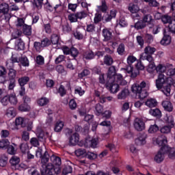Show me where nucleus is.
Here are the masks:
<instances>
[{"label": "nucleus", "instance_id": "1", "mask_svg": "<svg viewBox=\"0 0 175 175\" xmlns=\"http://www.w3.org/2000/svg\"><path fill=\"white\" fill-rule=\"evenodd\" d=\"M150 90V82L148 81H142L139 84H133L131 87V91L139 96V99H145L148 96Z\"/></svg>", "mask_w": 175, "mask_h": 175}, {"label": "nucleus", "instance_id": "2", "mask_svg": "<svg viewBox=\"0 0 175 175\" xmlns=\"http://www.w3.org/2000/svg\"><path fill=\"white\" fill-rule=\"evenodd\" d=\"M41 159V167H40V173L42 175H54L53 174V168L54 167V165L51 163H49L50 159V155H49V152H45L44 154L42 156Z\"/></svg>", "mask_w": 175, "mask_h": 175}, {"label": "nucleus", "instance_id": "3", "mask_svg": "<svg viewBox=\"0 0 175 175\" xmlns=\"http://www.w3.org/2000/svg\"><path fill=\"white\" fill-rule=\"evenodd\" d=\"M157 51V49L154 47L150 46H146L144 49V52L142 53L140 56V59L142 61H148V62H152L154 59L152 58V54Z\"/></svg>", "mask_w": 175, "mask_h": 175}, {"label": "nucleus", "instance_id": "4", "mask_svg": "<svg viewBox=\"0 0 175 175\" xmlns=\"http://www.w3.org/2000/svg\"><path fill=\"white\" fill-rule=\"evenodd\" d=\"M169 77H166L165 74L161 73L158 75L157 79L155 81V85L157 90H162V87L167 83L169 85Z\"/></svg>", "mask_w": 175, "mask_h": 175}, {"label": "nucleus", "instance_id": "5", "mask_svg": "<svg viewBox=\"0 0 175 175\" xmlns=\"http://www.w3.org/2000/svg\"><path fill=\"white\" fill-rule=\"evenodd\" d=\"M157 144L159 146H161V148L159 151L162 152L165 155V154H167V152H170V150H172V148H170L167 145V139L166 138H163L161 140L157 139Z\"/></svg>", "mask_w": 175, "mask_h": 175}, {"label": "nucleus", "instance_id": "6", "mask_svg": "<svg viewBox=\"0 0 175 175\" xmlns=\"http://www.w3.org/2000/svg\"><path fill=\"white\" fill-rule=\"evenodd\" d=\"M106 85L109 88L111 94H117L120 91V84L114 82V81H107Z\"/></svg>", "mask_w": 175, "mask_h": 175}, {"label": "nucleus", "instance_id": "7", "mask_svg": "<svg viewBox=\"0 0 175 175\" xmlns=\"http://www.w3.org/2000/svg\"><path fill=\"white\" fill-rule=\"evenodd\" d=\"M134 128L138 132H142V131H144L146 129V124H144V121L142 119L137 118L134 120Z\"/></svg>", "mask_w": 175, "mask_h": 175}, {"label": "nucleus", "instance_id": "8", "mask_svg": "<svg viewBox=\"0 0 175 175\" xmlns=\"http://www.w3.org/2000/svg\"><path fill=\"white\" fill-rule=\"evenodd\" d=\"M172 85H174V87H175V80L173 79L172 77H169L168 85L165 86L162 90V92H163V94H165L166 96H170V87H172Z\"/></svg>", "mask_w": 175, "mask_h": 175}, {"label": "nucleus", "instance_id": "9", "mask_svg": "<svg viewBox=\"0 0 175 175\" xmlns=\"http://www.w3.org/2000/svg\"><path fill=\"white\" fill-rule=\"evenodd\" d=\"M146 139H147V134L142 133L140 134L137 138L135 139V143L136 146H144L147 142L146 141Z\"/></svg>", "mask_w": 175, "mask_h": 175}, {"label": "nucleus", "instance_id": "10", "mask_svg": "<svg viewBox=\"0 0 175 175\" xmlns=\"http://www.w3.org/2000/svg\"><path fill=\"white\" fill-rule=\"evenodd\" d=\"M116 75V67L114 66H110L107 72V81H114L113 77Z\"/></svg>", "mask_w": 175, "mask_h": 175}, {"label": "nucleus", "instance_id": "11", "mask_svg": "<svg viewBox=\"0 0 175 175\" xmlns=\"http://www.w3.org/2000/svg\"><path fill=\"white\" fill-rule=\"evenodd\" d=\"M113 82L120 85H126V81L124 80L122 75L121 74H116L113 77Z\"/></svg>", "mask_w": 175, "mask_h": 175}, {"label": "nucleus", "instance_id": "12", "mask_svg": "<svg viewBox=\"0 0 175 175\" xmlns=\"http://www.w3.org/2000/svg\"><path fill=\"white\" fill-rule=\"evenodd\" d=\"M79 140L80 138L79 134L77 133H75L69 137V145L76 146V144L79 143Z\"/></svg>", "mask_w": 175, "mask_h": 175}, {"label": "nucleus", "instance_id": "13", "mask_svg": "<svg viewBox=\"0 0 175 175\" xmlns=\"http://www.w3.org/2000/svg\"><path fill=\"white\" fill-rule=\"evenodd\" d=\"M162 106L166 111H173V105H172V103H170V101H169V100L163 101Z\"/></svg>", "mask_w": 175, "mask_h": 175}, {"label": "nucleus", "instance_id": "14", "mask_svg": "<svg viewBox=\"0 0 175 175\" xmlns=\"http://www.w3.org/2000/svg\"><path fill=\"white\" fill-rule=\"evenodd\" d=\"M103 35L104 37V40L105 42L110 40V39H111V37L113 36L111 31H110V30H109L107 29H104L103 30Z\"/></svg>", "mask_w": 175, "mask_h": 175}, {"label": "nucleus", "instance_id": "15", "mask_svg": "<svg viewBox=\"0 0 175 175\" xmlns=\"http://www.w3.org/2000/svg\"><path fill=\"white\" fill-rule=\"evenodd\" d=\"M23 32L24 35L31 36V35H32V27H31L30 25H24L23 26Z\"/></svg>", "mask_w": 175, "mask_h": 175}, {"label": "nucleus", "instance_id": "16", "mask_svg": "<svg viewBox=\"0 0 175 175\" xmlns=\"http://www.w3.org/2000/svg\"><path fill=\"white\" fill-rule=\"evenodd\" d=\"M165 159V155L161 150H159L157 154L154 157V161L157 163H161Z\"/></svg>", "mask_w": 175, "mask_h": 175}, {"label": "nucleus", "instance_id": "17", "mask_svg": "<svg viewBox=\"0 0 175 175\" xmlns=\"http://www.w3.org/2000/svg\"><path fill=\"white\" fill-rule=\"evenodd\" d=\"M5 116L9 118H14L16 117V109L14 107H10L6 110Z\"/></svg>", "mask_w": 175, "mask_h": 175}, {"label": "nucleus", "instance_id": "18", "mask_svg": "<svg viewBox=\"0 0 175 175\" xmlns=\"http://www.w3.org/2000/svg\"><path fill=\"white\" fill-rule=\"evenodd\" d=\"M116 16H117V11L111 10L109 14L105 18V23H109V21H111L113 18H116Z\"/></svg>", "mask_w": 175, "mask_h": 175}, {"label": "nucleus", "instance_id": "19", "mask_svg": "<svg viewBox=\"0 0 175 175\" xmlns=\"http://www.w3.org/2000/svg\"><path fill=\"white\" fill-rule=\"evenodd\" d=\"M128 95H129V90L128 89H123L118 94V99H126Z\"/></svg>", "mask_w": 175, "mask_h": 175}, {"label": "nucleus", "instance_id": "20", "mask_svg": "<svg viewBox=\"0 0 175 175\" xmlns=\"http://www.w3.org/2000/svg\"><path fill=\"white\" fill-rule=\"evenodd\" d=\"M170 42H172V38H170V36L168 35H164L160 43L163 46H167V44H170Z\"/></svg>", "mask_w": 175, "mask_h": 175}, {"label": "nucleus", "instance_id": "21", "mask_svg": "<svg viewBox=\"0 0 175 175\" xmlns=\"http://www.w3.org/2000/svg\"><path fill=\"white\" fill-rule=\"evenodd\" d=\"M9 12V4L6 3H3L0 4V13L3 14H6Z\"/></svg>", "mask_w": 175, "mask_h": 175}, {"label": "nucleus", "instance_id": "22", "mask_svg": "<svg viewBox=\"0 0 175 175\" xmlns=\"http://www.w3.org/2000/svg\"><path fill=\"white\" fill-rule=\"evenodd\" d=\"M157 103H158L157 102V100L155 98H148L145 103V105L148 107H155Z\"/></svg>", "mask_w": 175, "mask_h": 175}, {"label": "nucleus", "instance_id": "23", "mask_svg": "<svg viewBox=\"0 0 175 175\" xmlns=\"http://www.w3.org/2000/svg\"><path fill=\"white\" fill-rule=\"evenodd\" d=\"M10 163L11 166H17L20 163V157L17 156H12L10 159Z\"/></svg>", "mask_w": 175, "mask_h": 175}, {"label": "nucleus", "instance_id": "24", "mask_svg": "<svg viewBox=\"0 0 175 175\" xmlns=\"http://www.w3.org/2000/svg\"><path fill=\"white\" fill-rule=\"evenodd\" d=\"M51 161L53 162V165H55L56 166H61V158L53 155L52 157H51Z\"/></svg>", "mask_w": 175, "mask_h": 175}, {"label": "nucleus", "instance_id": "25", "mask_svg": "<svg viewBox=\"0 0 175 175\" xmlns=\"http://www.w3.org/2000/svg\"><path fill=\"white\" fill-rule=\"evenodd\" d=\"M149 113L151 114V116H153V117H157L158 118H159L162 116V113H161L159 109H150L149 111Z\"/></svg>", "mask_w": 175, "mask_h": 175}, {"label": "nucleus", "instance_id": "26", "mask_svg": "<svg viewBox=\"0 0 175 175\" xmlns=\"http://www.w3.org/2000/svg\"><path fill=\"white\" fill-rule=\"evenodd\" d=\"M156 71L159 75H161V73H163V75H165V72H166V66L163 64H159L156 67Z\"/></svg>", "mask_w": 175, "mask_h": 175}, {"label": "nucleus", "instance_id": "27", "mask_svg": "<svg viewBox=\"0 0 175 175\" xmlns=\"http://www.w3.org/2000/svg\"><path fill=\"white\" fill-rule=\"evenodd\" d=\"M145 42L148 43V44H151L154 42V36L150 33H146L144 36Z\"/></svg>", "mask_w": 175, "mask_h": 175}, {"label": "nucleus", "instance_id": "28", "mask_svg": "<svg viewBox=\"0 0 175 175\" xmlns=\"http://www.w3.org/2000/svg\"><path fill=\"white\" fill-rule=\"evenodd\" d=\"M25 122H26L25 119H24V118H21V117L16 118L15 120L16 125H21L22 126V128H25V126L26 125Z\"/></svg>", "mask_w": 175, "mask_h": 175}, {"label": "nucleus", "instance_id": "29", "mask_svg": "<svg viewBox=\"0 0 175 175\" xmlns=\"http://www.w3.org/2000/svg\"><path fill=\"white\" fill-rule=\"evenodd\" d=\"M19 62H21L23 66H29V61L25 56H22L19 58Z\"/></svg>", "mask_w": 175, "mask_h": 175}, {"label": "nucleus", "instance_id": "30", "mask_svg": "<svg viewBox=\"0 0 175 175\" xmlns=\"http://www.w3.org/2000/svg\"><path fill=\"white\" fill-rule=\"evenodd\" d=\"M9 144H10L9 140L2 139L0 141V148H2L3 150H6V148L9 147Z\"/></svg>", "mask_w": 175, "mask_h": 175}, {"label": "nucleus", "instance_id": "31", "mask_svg": "<svg viewBox=\"0 0 175 175\" xmlns=\"http://www.w3.org/2000/svg\"><path fill=\"white\" fill-rule=\"evenodd\" d=\"M104 64L108 66L113 65V57L110 55H105L104 57Z\"/></svg>", "mask_w": 175, "mask_h": 175}, {"label": "nucleus", "instance_id": "32", "mask_svg": "<svg viewBox=\"0 0 175 175\" xmlns=\"http://www.w3.org/2000/svg\"><path fill=\"white\" fill-rule=\"evenodd\" d=\"M16 75H17V71L13 68H10L8 72V77L10 80L14 81L16 79Z\"/></svg>", "mask_w": 175, "mask_h": 175}, {"label": "nucleus", "instance_id": "33", "mask_svg": "<svg viewBox=\"0 0 175 175\" xmlns=\"http://www.w3.org/2000/svg\"><path fill=\"white\" fill-rule=\"evenodd\" d=\"M95 110L96 116H100V114H103V106L100 104L96 105Z\"/></svg>", "mask_w": 175, "mask_h": 175}, {"label": "nucleus", "instance_id": "34", "mask_svg": "<svg viewBox=\"0 0 175 175\" xmlns=\"http://www.w3.org/2000/svg\"><path fill=\"white\" fill-rule=\"evenodd\" d=\"M161 21L163 24H172V16L164 15L161 17Z\"/></svg>", "mask_w": 175, "mask_h": 175}, {"label": "nucleus", "instance_id": "35", "mask_svg": "<svg viewBox=\"0 0 175 175\" xmlns=\"http://www.w3.org/2000/svg\"><path fill=\"white\" fill-rule=\"evenodd\" d=\"M129 10L131 13H137L139 12V7L137 5L135 4H129Z\"/></svg>", "mask_w": 175, "mask_h": 175}, {"label": "nucleus", "instance_id": "36", "mask_svg": "<svg viewBox=\"0 0 175 175\" xmlns=\"http://www.w3.org/2000/svg\"><path fill=\"white\" fill-rule=\"evenodd\" d=\"M62 128H64V122H57L55 125L54 131L55 132H61L62 131Z\"/></svg>", "mask_w": 175, "mask_h": 175}, {"label": "nucleus", "instance_id": "37", "mask_svg": "<svg viewBox=\"0 0 175 175\" xmlns=\"http://www.w3.org/2000/svg\"><path fill=\"white\" fill-rule=\"evenodd\" d=\"M77 20H83V18H85L87 17L88 14L85 11L78 12L76 14Z\"/></svg>", "mask_w": 175, "mask_h": 175}, {"label": "nucleus", "instance_id": "38", "mask_svg": "<svg viewBox=\"0 0 175 175\" xmlns=\"http://www.w3.org/2000/svg\"><path fill=\"white\" fill-rule=\"evenodd\" d=\"M29 81V77H23L18 79V83L21 85V87H24L27 83Z\"/></svg>", "mask_w": 175, "mask_h": 175}, {"label": "nucleus", "instance_id": "39", "mask_svg": "<svg viewBox=\"0 0 175 175\" xmlns=\"http://www.w3.org/2000/svg\"><path fill=\"white\" fill-rule=\"evenodd\" d=\"M49 102V100H48L47 98L42 97L38 100V105H39V106H46V105H47Z\"/></svg>", "mask_w": 175, "mask_h": 175}, {"label": "nucleus", "instance_id": "40", "mask_svg": "<svg viewBox=\"0 0 175 175\" xmlns=\"http://www.w3.org/2000/svg\"><path fill=\"white\" fill-rule=\"evenodd\" d=\"M98 8V10L100 12H102L103 13H106L107 10V5H106V1L103 0L102 5H99Z\"/></svg>", "mask_w": 175, "mask_h": 175}, {"label": "nucleus", "instance_id": "41", "mask_svg": "<svg viewBox=\"0 0 175 175\" xmlns=\"http://www.w3.org/2000/svg\"><path fill=\"white\" fill-rule=\"evenodd\" d=\"M20 111H29L31 110V107L28 105L27 104H22L18 107Z\"/></svg>", "mask_w": 175, "mask_h": 175}, {"label": "nucleus", "instance_id": "42", "mask_svg": "<svg viewBox=\"0 0 175 175\" xmlns=\"http://www.w3.org/2000/svg\"><path fill=\"white\" fill-rule=\"evenodd\" d=\"M117 53L119 55H124V53H125V45L124 44H120L117 49Z\"/></svg>", "mask_w": 175, "mask_h": 175}, {"label": "nucleus", "instance_id": "43", "mask_svg": "<svg viewBox=\"0 0 175 175\" xmlns=\"http://www.w3.org/2000/svg\"><path fill=\"white\" fill-rule=\"evenodd\" d=\"M135 28L136 29H143V28H146V23L142 21H138L135 24Z\"/></svg>", "mask_w": 175, "mask_h": 175}, {"label": "nucleus", "instance_id": "44", "mask_svg": "<svg viewBox=\"0 0 175 175\" xmlns=\"http://www.w3.org/2000/svg\"><path fill=\"white\" fill-rule=\"evenodd\" d=\"M94 57H95V55H94V52H92L91 51L85 52L83 54V57L85 59H92V58H94Z\"/></svg>", "mask_w": 175, "mask_h": 175}, {"label": "nucleus", "instance_id": "45", "mask_svg": "<svg viewBox=\"0 0 175 175\" xmlns=\"http://www.w3.org/2000/svg\"><path fill=\"white\" fill-rule=\"evenodd\" d=\"M142 21L146 24H150L152 21V16L150 14H145L143 17Z\"/></svg>", "mask_w": 175, "mask_h": 175}, {"label": "nucleus", "instance_id": "46", "mask_svg": "<svg viewBox=\"0 0 175 175\" xmlns=\"http://www.w3.org/2000/svg\"><path fill=\"white\" fill-rule=\"evenodd\" d=\"M159 131V127L157 124L151 125L148 129L149 133H156Z\"/></svg>", "mask_w": 175, "mask_h": 175}, {"label": "nucleus", "instance_id": "47", "mask_svg": "<svg viewBox=\"0 0 175 175\" xmlns=\"http://www.w3.org/2000/svg\"><path fill=\"white\" fill-rule=\"evenodd\" d=\"M103 18V17H102V14L97 12L95 14L94 19V24H98V23H100V21H102Z\"/></svg>", "mask_w": 175, "mask_h": 175}, {"label": "nucleus", "instance_id": "48", "mask_svg": "<svg viewBox=\"0 0 175 175\" xmlns=\"http://www.w3.org/2000/svg\"><path fill=\"white\" fill-rule=\"evenodd\" d=\"M5 20L8 23H10V21H13V20L17 19V17L14 16H12L10 14L5 13Z\"/></svg>", "mask_w": 175, "mask_h": 175}, {"label": "nucleus", "instance_id": "49", "mask_svg": "<svg viewBox=\"0 0 175 175\" xmlns=\"http://www.w3.org/2000/svg\"><path fill=\"white\" fill-rule=\"evenodd\" d=\"M51 44V41L47 38H45L41 40V46L43 47H47Z\"/></svg>", "mask_w": 175, "mask_h": 175}, {"label": "nucleus", "instance_id": "50", "mask_svg": "<svg viewBox=\"0 0 175 175\" xmlns=\"http://www.w3.org/2000/svg\"><path fill=\"white\" fill-rule=\"evenodd\" d=\"M51 42L52 44H58V42H59V37L57 34L52 35Z\"/></svg>", "mask_w": 175, "mask_h": 175}, {"label": "nucleus", "instance_id": "51", "mask_svg": "<svg viewBox=\"0 0 175 175\" xmlns=\"http://www.w3.org/2000/svg\"><path fill=\"white\" fill-rule=\"evenodd\" d=\"M171 126H164L160 129V132L161 133H170V131H172Z\"/></svg>", "mask_w": 175, "mask_h": 175}, {"label": "nucleus", "instance_id": "52", "mask_svg": "<svg viewBox=\"0 0 175 175\" xmlns=\"http://www.w3.org/2000/svg\"><path fill=\"white\" fill-rule=\"evenodd\" d=\"M25 47V44H24V42L21 40V39L18 40L16 44L17 50H24Z\"/></svg>", "mask_w": 175, "mask_h": 175}, {"label": "nucleus", "instance_id": "53", "mask_svg": "<svg viewBox=\"0 0 175 175\" xmlns=\"http://www.w3.org/2000/svg\"><path fill=\"white\" fill-rule=\"evenodd\" d=\"M72 167L70 165H66L64 167L62 171V175H68L69 173H72Z\"/></svg>", "mask_w": 175, "mask_h": 175}, {"label": "nucleus", "instance_id": "54", "mask_svg": "<svg viewBox=\"0 0 175 175\" xmlns=\"http://www.w3.org/2000/svg\"><path fill=\"white\" fill-rule=\"evenodd\" d=\"M33 5L36 6L38 9H42V5H44L43 0H33Z\"/></svg>", "mask_w": 175, "mask_h": 175}, {"label": "nucleus", "instance_id": "55", "mask_svg": "<svg viewBox=\"0 0 175 175\" xmlns=\"http://www.w3.org/2000/svg\"><path fill=\"white\" fill-rule=\"evenodd\" d=\"M75 62H76L75 59L68 61V62L66 64V68H68V69H70V70H75V66H73V63Z\"/></svg>", "mask_w": 175, "mask_h": 175}, {"label": "nucleus", "instance_id": "56", "mask_svg": "<svg viewBox=\"0 0 175 175\" xmlns=\"http://www.w3.org/2000/svg\"><path fill=\"white\" fill-rule=\"evenodd\" d=\"M20 149L23 154H25V152H28V144H27V143L21 144L20 146Z\"/></svg>", "mask_w": 175, "mask_h": 175}, {"label": "nucleus", "instance_id": "57", "mask_svg": "<svg viewBox=\"0 0 175 175\" xmlns=\"http://www.w3.org/2000/svg\"><path fill=\"white\" fill-rule=\"evenodd\" d=\"M8 164V157L6 156H3L0 159V166L3 167L4 166H6Z\"/></svg>", "mask_w": 175, "mask_h": 175}, {"label": "nucleus", "instance_id": "58", "mask_svg": "<svg viewBox=\"0 0 175 175\" xmlns=\"http://www.w3.org/2000/svg\"><path fill=\"white\" fill-rule=\"evenodd\" d=\"M75 152V155H77V157H81L84 155V154H85L87 151L85 150V149L79 148L76 150Z\"/></svg>", "mask_w": 175, "mask_h": 175}, {"label": "nucleus", "instance_id": "59", "mask_svg": "<svg viewBox=\"0 0 175 175\" xmlns=\"http://www.w3.org/2000/svg\"><path fill=\"white\" fill-rule=\"evenodd\" d=\"M68 18L70 23H77V16L76 14H69Z\"/></svg>", "mask_w": 175, "mask_h": 175}, {"label": "nucleus", "instance_id": "60", "mask_svg": "<svg viewBox=\"0 0 175 175\" xmlns=\"http://www.w3.org/2000/svg\"><path fill=\"white\" fill-rule=\"evenodd\" d=\"M30 144H31V146H33L34 147H38V146H39V139L36 137H32L30 139Z\"/></svg>", "mask_w": 175, "mask_h": 175}, {"label": "nucleus", "instance_id": "61", "mask_svg": "<svg viewBox=\"0 0 175 175\" xmlns=\"http://www.w3.org/2000/svg\"><path fill=\"white\" fill-rule=\"evenodd\" d=\"M70 54H71L72 57H73L74 58H76V57L79 55V51L77 50V49L75 47H72L70 49Z\"/></svg>", "mask_w": 175, "mask_h": 175}, {"label": "nucleus", "instance_id": "62", "mask_svg": "<svg viewBox=\"0 0 175 175\" xmlns=\"http://www.w3.org/2000/svg\"><path fill=\"white\" fill-rule=\"evenodd\" d=\"M90 73L91 72L88 70L85 69L79 74V79H83V77H85V76H88V75H90Z\"/></svg>", "mask_w": 175, "mask_h": 175}, {"label": "nucleus", "instance_id": "63", "mask_svg": "<svg viewBox=\"0 0 175 175\" xmlns=\"http://www.w3.org/2000/svg\"><path fill=\"white\" fill-rule=\"evenodd\" d=\"M9 100L12 105L17 104V97L15 95L11 94L9 96Z\"/></svg>", "mask_w": 175, "mask_h": 175}, {"label": "nucleus", "instance_id": "64", "mask_svg": "<svg viewBox=\"0 0 175 175\" xmlns=\"http://www.w3.org/2000/svg\"><path fill=\"white\" fill-rule=\"evenodd\" d=\"M15 20H16V25L17 27H24V25H26L24 24V19L21 18H16Z\"/></svg>", "mask_w": 175, "mask_h": 175}]
</instances>
